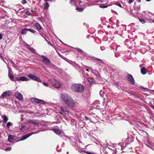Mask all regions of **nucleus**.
Listing matches in <instances>:
<instances>
[{
    "instance_id": "obj_1",
    "label": "nucleus",
    "mask_w": 154,
    "mask_h": 154,
    "mask_svg": "<svg viewBox=\"0 0 154 154\" xmlns=\"http://www.w3.org/2000/svg\"><path fill=\"white\" fill-rule=\"evenodd\" d=\"M63 100L68 106L73 107L75 106V103L72 98L69 96L65 93H63L62 95Z\"/></svg>"
},
{
    "instance_id": "obj_2",
    "label": "nucleus",
    "mask_w": 154,
    "mask_h": 154,
    "mask_svg": "<svg viewBox=\"0 0 154 154\" xmlns=\"http://www.w3.org/2000/svg\"><path fill=\"white\" fill-rule=\"evenodd\" d=\"M71 88L73 91L79 92H82L84 91L85 87L81 84H75L72 85Z\"/></svg>"
},
{
    "instance_id": "obj_3",
    "label": "nucleus",
    "mask_w": 154,
    "mask_h": 154,
    "mask_svg": "<svg viewBox=\"0 0 154 154\" xmlns=\"http://www.w3.org/2000/svg\"><path fill=\"white\" fill-rule=\"evenodd\" d=\"M49 83L57 88H60L61 85L59 82L58 80H55L54 79H51L49 80Z\"/></svg>"
},
{
    "instance_id": "obj_4",
    "label": "nucleus",
    "mask_w": 154,
    "mask_h": 154,
    "mask_svg": "<svg viewBox=\"0 0 154 154\" xmlns=\"http://www.w3.org/2000/svg\"><path fill=\"white\" fill-rule=\"evenodd\" d=\"M58 112L63 116H65L68 114L69 110L66 107L62 106L60 107V110Z\"/></svg>"
},
{
    "instance_id": "obj_5",
    "label": "nucleus",
    "mask_w": 154,
    "mask_h": 154,
    "mask_svg": "<svg viewBox=\"0 0 154 154\" xmlns=\"http://www.w3.org/2000/svg\"><path fill=\"white\" fill-rule=\"evenodd\" d=\"M30 100L32 103H36L38 104H43L45 103V102L44 100L32 97L30 98Z\"/></svg>"
},
{
    "instance_id": "obj_6",
    "label": "nucleus",
    "mask_w": 154,
    "mask_h": 154,
    "mask_svg": "<svg viewBox=\"0 0 154 154\" xmlns=\"http://www.w3.org/2000/svg\"><path fill=\"white\" fill-rule=\"evenodd\" d=\"M28 77L34 81L40 82H42L38 77L36 76L35 75L32 74H29L28 75Z\"/></svg>"
},
{
    "instance_id": "obj_7",
    "label": "nucleus",
    "mask_w": 154,
    "mask_h": 154,
    "mask_svg": "<svg viewBox=\"0 0 154 154\" xmlns=\"http://www.w3.org/2000/svg\"><path fill=\"white\" fill-rule=\"evenodd\" d=\"M11 92L10 91H7L4 92L1 96V97L3 99L5 97H8L11 94Z\"/></svg>"
},
{
    "instance_id": "obj_8",
    "label": "nucleus",
    "mask_w": 154,
    "mask_h": 154,
    "mask_svg": "<svg viewBox=\"0 0 154 154\" xmlns=\"http://www.w3.org/2000/svg\"><path fill=\"white\" fill-rule=\"evenodd\" d=\"M127 78L128 81L129 83L133 84L135 82V81L132 76L130 74H128L127 76Z\"/></svg>"
},
{
    "instance_id": "obj_9",
    "label": "nucleus",
    "mask_w": 154,
    "mask_h": 154,
    "mask_svg": "<svg viewBox=\"0 0 154 154\" xmlns=\"http://www.w3.org/2000/svg\"><path fill=\"white\" fill-rule=\"evenodd\" d=\"M15 79H16V80L17 81H28L29 80V79L27 78L24 76L17 77H15Z\"/></svg>"
},
{
    "instance_id": "obj_10",
    "label": "nucleus",
    "mask_w": 154,
    "mask_h": 154,
    "mask_svg": "<svg viewBox=\"0 0 154 154\" xmlns=\"http://www.w3.org/2000/svg\"><path fill=\"white\" fill-rule=\"evenodd\" d=\"M16 97L19 100H22L23 99L22 95L20 93L16 92L15 94Z\"/></svg>"
},
{
    "instance_id": "obj_11",
    "label": "nucleus",
    "mask_w": 154,
    "mask_h": 154,
    "mask_svg": "<svg viewBox=\"0 0 154 154\" xmlns=\"http://www.w3.org/2000/svg\"><path fill=\"white\" fill-rule=\"evenodd\" d=\"M36 133H31L29 134H27L24 136H23V137H22L20 140H24L26 138H27L28 137L31 136L33 134Z\"/></svg>"
},
{
    "instance_id": "obj_12",
    "label": "nucleus",
    "mask_w": 154,
    "mask_h": 154,
    "mask_svg": "<svg viewBox=\"0 0 154 154\" xmlns=\"http://www.w3.org/2000/svg\"><path fill=\"white\" fill-rule=\"evenodd\" d=\"M39 56L41 57L42 58V61L43 63L47 65L48 64V58L44 56L40 55Z\"/></svg>"
},
{
    "instance_id": "obj_13",
    "label": "nucleus",
    "mask_w": 154,
    "mask_h": 154,
    "mask_svg": "<svg viewBox=\"0 0 154 154\" xmlns=\"http://www.w3.org/2000/svg\"><path fill=\"white\" fill-rule=\"evenodd\" d=\"M49 129L52 130L57 135H59L61 133V131L58 129L56 128H52V129Z\"/></svg>"
},
{
    "instance_id": "obj_14",
    "label": "nucleus",
    "mask_w": 154,
    "mask_h": 154,
    "mask_svg": "<svg viewBox=\"0 0 154 154\" xmlns=\"http://www.w3.org/2000/svg\"><path fill=\"white\" fill-rule=\"evenodd\" d=\"M8 76L9 78L10 79L13 81H17L16 80V79H14V77L12 74H11L10 72L9 71L8 74Z\"/></svg>"
},
{
    "instance_id": "obj_15",
    "label": "nucleus",
    "mask_w": 154,
    "mask_h": 154,
    "mask_svg": "<svg viewBox=\"0 0 154 154\" xmlns=\"http://www.w3.org/2000/svg\"><path fill=\"white\" fill-rule=\"evenodd\" d=\"M29 122L30 123L32 124H33L35 125H38L39 124L38 121L37 120H30L29 121Z\"/></svg>"
},
{
    "instance_id": "obj_16",
    "label": "nucleus",
    "mask_w": 154,
    "mask_h": 154,
    "mask_svg": "<svg viewBox=\"0 0 154 154\" xmlns=\"http://www.w3.org/2000/svg\"><path fill=\"white\" fill-rule=\"evenodd\" d=\"M141 73L143 75L145 74L146 73L147 71L146 69L144 67H143L141 69Z\"/></svg>"
},
{
    "instance_id": "obj_17",
    "label": "nucleus",
    "mask_w": 154,
    "mask_h": 154,
    "mask_svg": "<svg viewBox=\"0 0 154 154\" xmlns=\"http://www.w3.org/2000/svg\"><path fill=\"white\" fill-rule=\"evenodd\" d=\"M2 118L3 119V122L5 123H6L7 122L8 119L5 115L2 116Z\"/></svg>"
},
{
    "instance_id": "obj_18",
    "label": "nucleus",
    "mask_w": 154,
    "mask_h": 154,
    "mask_svg": "<svg viewBox=\"0 0 154 154\" xmlns=\"http://www.w3.org/2000/svg\"><path fill=\"white\" fill-rule=\"evenodd\" d=\"M28 31V29H23L21 30V33L23 35H25Z\"/></svg>"
},
{
    "instance_id": "obj_19",
    "label": "nucleus",
    "mask_w": 154,
    "mask_h": 154,
    "mask_svg": "<svg viewBox=\"0 0 154 154\" xmlns=\"http://www.w3.org/2000/svg\"><path fill=\"white\" fill-rule=\"evenodd\" d=\"M14 138V137L12 135H9L8 136V140L9 142H11V140Z\"/></svg>"
},
{
    "instance_id": "obj_20",
    "label": "nucleus",
    "mask_w": 154,
    "mask_h": 154,
    "mask_svg": "<svg viewBox=\"0 0 154 154\" xmlns=\"http://www.w3.org/2000/svg\"><path fill=\"white\" fill-rule=\"evenodd\" d=\"M35 26L36 27H37L39 30H41L42 29V27L40 24L37 23H36L35 24Z\"/></svg>"
},
{
    "instance_id": "obj_21",
    "label": "nucleus",
    "mask_w": 154,
    "mask_h": 154,
    "mask_svg": "<svg viewBox=\"0 0 154 154\" xmlns=\"http://www.w3.org/2000/svg\"><path fill=\"white\" fill-rule=\"evenodd\" d=\"M75 10L79 12H82L84 10V9L81 8L77 7L75 8Z\"/></svg>"
},
{
    "instance_id": "obj_22",
    "label": "nucleus",
    "mask_w": 154,
    "mask_h": 154,
    "mask_svg": "<svg viewBox=\"0 0 154 154\" xmlns=\"http://www.w3.org/2000/svg\"><path fill=\"white\" fill-rule=\"evenodd\" d=\"M99 94L101 97H103L105 94L104 92L102 90L100 91Z\"/></svg>"
},
{
    "instance_id": "obj_23",
    "label": "nucleus",
    "mask_w": 154,
    "mask_h": 154,
    "mask_svg": "<svg viewBox=\"0 0 154 154\" xmlns=\"http://www.w3.org/2000/svg\"><path fill=\"white\" fill-rule=\"evenodd\" d=\"M94 59L97 61L99 62L100 63H103V61L102 60H101L99 59L96 58H94Z\"/></svg>"
},
{
    "instance_id": "obj_24",
    "label": "nucleus",
    "mask_w": 154,
    "mask_h": 154,
    "mask_svg": "<svg viewBox=\"0 0 154 154\" xmlns=\"http://www.w3.org/2000/svg\"><path fill=\"white\" fill-rule=\"evenodd\" d=\"M88 81L91 82H92L94 81V79L93 78H88Z\"/></svg>"
},
{
    "instance_id": "obj_25",
    "label": "nucleus",
    "mask_w": 154,
    "mask_h": 154,
    "mask_svg": "<svg viewBox=\"0 0 154 154\" xmlns=\"http://www.w3.org/2000/svg\"><path fill=\"white\" fill-rule=\"evenodd\" d=\"M75 49L79 52H81L82 54H84V52L81 49L79 48H76Z\"/></svg>"
},
{
    "instance_id": "obj_26",
    "label": "nucleus",
    "mask_w": 154,
    "mask_h": 154,
    "mask_svg": "<svg viewBox=\"0 0 154 154\" xmlns=\"http://www.w3.org/2000/svg\"><path fill=\"white\" fill-rule=\"evenodd\" d=\"M139 21L142 24H143L146 23V21H145L143 19H139Z\"/></svg>"
},
{
    "instance_id": "obj_27",
    "label": "nucleus",
    "mask_w": 154,
    "mask_h": 154,
    "mask_svg": "<svg viewBox=\"0 0 154 154\" xmlns=\"http://www.w3.org/2000/svg\"><path fill=\"white\" fill-rule=\"evenodd\" d=\"M90 69H91V72L94 74V75H95L96 76H97V75L96 73H95V72H94L95 71H96L95 70H94L93 69H91V68H90Z\"/></svg>"
},
{
    "instance_id": "obj_28",
    "label": "nucleus",
    "mask_w": 154,
    "mask_h": 154,
    "mask_svg": "<svg viewBox=\"0 0 154 154\" xmlns=\"http://www.w3.org/2000/svg\"><path fill=\"white\" fill-rule=\"evenodd\" d=\"M114 5H117L121 8H122V6L120 4V3L119 2H117L116 3L114 4Z\"/></svg>"
},
{
    "instance_id": "obj_29",
    "label": "nucleus",
    "mask_w": 154,
    "mask_h": 154,
    "mask_svg": "<svg viewBox=\"0 0 154 154\" xmlns=\"http://www.w3.org/2000/svg\"><path fill=\"white\" fill-rule=\"evenodd\" d=\"M73 3H75V6H76V2H75V0H70V2H69V3L70 4H72L73 3Z\"/></svg>"
},
{
    "instance_id": "obj_30",
    "label": "nucleus",
    "mask_w": 154,
    "mask_h": 154,
    "mask_svg": "<svg viewBox=\"0 0 154 154\" xmlns=\"http://www.w3.org/2000/svg\"><path fill=\"white\" fill-rule=\"evenodd\" d=\"M28 31H29L30 32H31L33 33H34L35 32V31L34 30H33V29H28Z\"/></svg>"
},
{
    "instance_id": "obj_31",
    "label": "nucleus",
    "mask_w": 154,
    "mask_h": 154,
    "mask_svg": "<svg viewBox=\"0 0 154 154\" xmlns=\"http://www.w3.org/2000/svg\"><path fill=\"white\" fill-rule=\"evenodd\" d=\"M12 123L10 122H8L7 124V127L8 128H9L10 126L11 125Z\"/></svg>"
},
{
    "instance_id": "obj_32",
    "label": "nucleus",
    "mask_w": 154,
    "mask_h": 154,
    "mask_svg": "<svg viewBox=\"0 0 154 154\" xmlns=\"http://www.w3.org/2000/svg\"><path fill=\"white\" fill-rule=\"evenodd\" d=\"M29 49L32 52L35 53V50L33 48H29Z\"/></svg>"
},
{
    "instance_id": "obj_33",
    "label": "nucleus",
    "mask_w": 154,
    "mask_h": 154,
    "mask_svg": "<svg viewBox=\"0 0 154 154\" xmlns=\"http://www.w3.org/2000/svg\"><path fill=\"white\" fill-rule=\"evenodd\" d=\"M26 128V126H21L20 130L21 131L24 130Z\"/></svg>"
},
{
    "instance_id": "obj_34",
    "label": "nucleus",
    "mask_w": 154,
    "mask_h": 154,
    "mask_svg": "<svg viewBox=\"0 0 154 154\" xmlns=\"http://www.w3.org/2000/svg\"><path fill=\"white\" fill-rule=\"evenodd\" d=\"M61 149V148L59 147L58 145L57 147V150L58 152H59Z\"/></svg>"
},
{
    "instance_id": "obj_35",
    "label": "nucleus",
    "mask_w": 154,
    "mask_h": 154,
    "mask_svg": "<svg viewBox=\"0 0 154 154\" xmlns=\"http://www.w3.org/2000/svg\"><path fill=\"white\" fill-rule=\"evenodd\" d=\"M11 147H8L6 149H5V150L6 151H10L11 150Z\"/></svg>"
},
{
    "instance_id": "obj_36",
    "label": "nucleus",
    "mask_w": 154,
    "mask_h": 154,
    "mask_svg": "<svg viewBox=\"0 0 154 154\" xmlns=\"http://www.w3.org/2000/svg\"><path fill=\"white\" fill-rule=\"evenodd\" d=\"M100 7L102 8H105L107 7L106 5H102L100 6Z\"/></svg>"
},
{
    "instance_id": "obj_37",
    "label": "nucleus",
    "mask_w": 154,
    "mask_h": 154,
    "mask_svg": "<svg viewBox=\"0 0 154 154\" xmlns=\"http://www.w3.org/2000/svg\"><path fill=\"white\" fill-rule=\"evenodd\" d=\"M26 3V0H23L22 2V3L23 4Z\"/></svg>"
},
{
    "instance_id": "obj_38",
    "label": "nucleus",
    "mask_w": 154,
    "mask_h": 154,
    "mask_svg": "<svg viewBox=\"0 0 154 154\" xmlns=\"http://www.w3.org/2000/svg\"><path fill=\"white\" fill-rule=\"evenodd\" d=\"M134 0H128V3L129 4H131L132 3L133 1Z\"/></svg>"
},
{
    "instance_id": "obj_39",
    "label": "nucleus",
    "mask_w": 154,
    "mask_h": 154,
    "mask_svg": "<svg viewBox=\"0 0 154 154\" xmlns=\"http://www.w3.org/2000/svg\"><path fill=\"white\" fill-rule=\"evenodd\" d=\"M100 49L102 51H103L105 49V48L104 46H101L100 47Z\"/></svg>"
},
{
    "instance_id": "obj_40",
    "label": "nucleus",
    "mask_w": 154,
    "mask_h": 154,
    "mask_svg": "<svg viewBox=\"0 0 154 154\" xmlns=\"http://www.w3.org/2000/svg\"><path fill=\"white\" fill-rule=\"evenodd\" d=\"M43 85L45 86H47L48 85L46 83L43 82Z\"/></svg>"
},
{
    "instance_id": "obj_41",
    "label": "nucleus",
    "mask_w": 154,
    "mask_h": 154,
    "mask_svg": "<svg viewBox=\"0 0 154 154\" xmlns=\"http://www.w3.org/2000/svg\"><path fill=\"white\" fill-rule=\"evenodd\" d=\"M2 38V33H0V39H1Z\"/></svg>"
},
{
    "instance_id": "obj_42",
    "label": "nucleus",
    "mask_w": 154,
    "mask_h": 154,
    "mask_svg": "<svg viewBox=\"0 0 154 154\" xmlns=\"http://www.w3.org/2000/svg\"><path fill=\"white\" fill-rule=\"evenodd\" d=\"M96 103H97L98 104H100V103H99V102L98 100L96 101L95 102L94 104H95Z\"/></svg>"
},
{
    "instance_id": "obj_43",
    "label": "nucleus",
    "mask_w": 154,
    "mask_h": 154,
    "mask_svg": "<svg viewBox=\"0 0 154 154\" xmlns=\"http://www.w3.org/2000/svg\"><path fill=\"white\" fill-rule=\"evenodd\" d=\"M27 14H28L29 15H30V14H31L30 12L29 11H27Z\"/></svg>"
},
{
    "instance_id": "obj_44",
    "label": "nucleus",
    "mask_w": 154,
    "mask_h": 154,
    "mask_svg": "<svg viewBox=\"0 0 154 154\" xmlns=\"http://www.w3.org/2000/svg\"><path fill=\"white\" fill-rule=\"evenodd\" d=\"M143 64H141V65H140V66H139L140 67V68H142V67H143Z\"/></svg>"
},
{
    "instance_id": "obj_45",
    "label": "nucleus",
    "mask_w": 154,
    "mask_h": 154,
    "mask_svg": "<svg viewBox=\"0 0 154 154\" xmlns=\"http://www.w3.org/2000/svg\"><path fill=\"white\" fill-rule=\"evenodd\" d=\"M85 119L86 120H88V118L86 116H85Z\"/></svg>"
},
{
    "instance_id": "obj_46",
    "label": "nucleus",
    "mask_w": 154,
    "mask_h": 154,
    "mask_svg": "<svg viewBox=\"0 0 154 154\" xmlns=\"http://www.w3.org/2000/svg\"><path fill=\"white\" fill-rule=\"evenodd\" d=\"M151 106L152 108L154 109V106L152 105H151Z\"/></svg>"
},
{
    "instance_id": "obj_47",
    "label": "nucleus",
    "mask_w": 154,
    "mask_h": 154,
    "mask_svg": "<svg viewBox=\"0 0 154 154\" xmlns=\"http://www.w3.org/2000/svg\"><path fill=\"white\" fill-rule=\"evenodd\" d=\"M49 45H50L51 46H53L52 45L51 43H49Z\"/></svg>"
},
{
    "instance_id": "obj_48",
    "label": "nucleus",
    "mask_w": 154,
    "mask_h": 154,
    "mask_svg": "<svg viewBox=\"0 0 154 154\" xmlns=\"http://www.w3.org/2000/svg\"><path fill=\"white\" fill-rule=\"evenodd\" d=\"M81 3V2L80 1L79 2V4H80Z\"/></svg>"
},
{
    "instance_id": "obj_49",
    "label": "nucleus",
    "mask_w": 154,
    "mask_h": 154,
    "mask_svg": "<svg viewBox=\"0 0 154 154\" xmlns=\"http://www.w3.org/2000/svg\"><path fill=\"white\" fill-rule=\"evenodd\" d=\"M146 1L147 2H149V1H150L151 0H146Z\"/></svg>"
},
{
    "instance_id": "obj_50",
    "label": "nucleus",
    "mask_w": 154,
    "mask_h": 154,
    "mask_svg": "<svg viewBox=\"0 0 154 154\" xmlns=\"http://www.w3.org/2000/svg\"><path fill=\"white\" fill-rule=\"evenodd\" d=\"M86 70L87 71H88H88H89V70H88V69H86Z\"/></svg>"
},
{
    "instance_id": "obj_51",
    "label": "nucleus",
    "mask_w": 154,
    "mask_h": 154,
    "mask_svg": "<svg viewBox=\"0 0 154 154\" xmlns=\"http://www.w3.org/2000/svg\"><path fill=\"white\" fill-rule=\"evenodd\" d=\"M115 56L116 57H117L116 56V54H115Z\"/></svg>"
},
{
    "instance_id": "obj_52",
    "label": "nucleus",
    "mask_w": 154,
    "mask_h": 154,
    "mask_svg": "<svg viewBox=\"0 0 154 154\" xmlns=\"http://www.w3.org/2000/svg\"><path fill=\"white\" fill-rule=\"evenodd\" d=\"M48 61H49V63H50V60H48Z\"/></svg>"
},
{
    "instance_id": "obj_53",
    "label": "nucleus",
    "mask_w": 154,
    "mask_h": 154,
    "mask_svg": "<svg viewBox=\"0 0 154 154\" xmlns=\"http://www.w3.org/2000/svg\"><path fill=\"white\" fill-rule=\"evenodd\" d=\"M45 39H46V41H47V40L46 38H45Z\"/></svg>"
},
{
    "instance_id": "obj_54",
    "label": "nucleus",
    "mask_w": 154,
    "mask_h": 154,
    "mask_svg": "<svg viewBox=\"0 0 154 154\" xmlns=\"http://www.w3.org/2000/svg\"><path fill=\"white\" fill-rule=\"evenodd\" d=\"M152 22L154 23V21H153Z\"/></svg>"
}]
</instances>
